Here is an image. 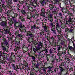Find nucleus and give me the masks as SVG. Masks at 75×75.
Segmentation results:
<instances>
[{
  "mask_svg": "<svg viewBox=\"0 0 75 75\" xmlns=\"http://www.w3.org/2000/svg\"><path fill=\"white\" fill-rule=\"evenodd\" d=\"M41 3L42 6H44V5H46V2H45L44 0H43V1H42L41 2Z\"/></svg>",
  "mask_w": 75,
  "mask_h": 75,
  "instance_id": "19",
  "label": "nucleus"
},
{
  "mask_svg": "<svg viewBox=\"0 0 75 75\" xmlns=\"http://www.w3.org/2000/svg\"><path fill=\"white\" fill-rule=\"evenodd\" d=\"M13 14H14V16L12 17V18L13 19H14V18H16V17H17V16H18V14H17V13H14Z\"/></svg>",
  "mask_w": 75,
  "mask_h": 75,
  "instance_id": "20",
  "label": "nucleus"
},
{
  "mask_svg": "<svg viewBox=\"0 0 75 75\" xmlns=\"http://www.w3.org/2000/svg\"><path fill=\"white\" fill-rule=\"evenodd\" d=\"M44 51V52L45 54H47L48 52L47 49H45Z\"/></svg>",
  "mask_w": 75,
  "mask_h": 75,
  "instance_id": "31",
  "label": "nucleus"
},
{
  "mask_svg": "<svg viewBox=\"0 0 75 75\" xmlns=\"http://www.w3.org/2000/svg\"><path fill=\"white\" fill-rule=\"evenodd\" d=\"M18 25L19 27V30H21V28H23V27H25L24 25L22 24V23L21 22L19 23Z\"/></svg>",
  "mask_w": 75,
  "mask_h": 75,
  "instance_id": "6",
  "label": "nucleus"
},
{
  "mask_svg": "<svg viewBox=\"0 0 75 75\" xmlns=\"http://www.w3.org/2000/svg\"><path fill=\"white\" fill-rule=\"evenodd\" d=\"M10 15V12L8 11L7 12V16L8 17H9V15Z\"/></svg>",
  "mask_w": 75,
  "mask_h": 75,
  "instance_id": "53",
  "label": "nucleus"
},
{
  "mask_svg": "<svg viewBox=\"0 0 75 75\" xmlns=\"http://www.w3.org/2000/svg\"><path fill=\"white\" fill-rule=\"evenodd\" d=\"M18 35V36H19V37H20V38H21V37L22 36H21V35H20V34H18V35Z\"/></svg>",
  "mask_w": 75,
  "mask_h": 75,
  "instance_id": "59",
  "label": "nucleus"
},
{
  "mask_svg": "<svg viewBox=\"0 0 75 75\" xmlns=\"http://www.w3.org/2000/svg\"><path fill=\"white\" fill-rule=\"evenodd\" d=\"M48 17L51 18V17H52V14L51 13H50L49 14V16H48Z\"/></svg>",
  "mask_w": 75,
  "mask_h": 75,
  "instance_id": "51",
  "label": "nucleus"
},
{
  "mask_svg": "<svg viewBox=\"0 0 75 75\" xmlns=\"http://www.w3.org/2000/svg\"><path fill=\"white\" fill-rule=\"evenodd\" d=\"M56 60V58H55V59L53 58V59L52 62H54L55 63V61Z\"/></svg>",
  "mask_w": 75,
  "mask_h": 75,
  "instance_id": "57",
  "label": "nucleus"
},
{
  "mask_svg": "<svg viewBox=\"0 0 75 75\" xmlns=\"http://www.w3.org/2000/svg\"><path fill=\"white\" fill-rule=\"evenodd\" d=\"M18 16H19V18H20L23 15H21V14L20 13H19L18 14Z\"/></svg>",
  "mask_w": 75,
  "mask_h": 75,
  "instance_id": "60",
  "label": "nucleus"
},
{
  "mask_svg": "<svg viewBox=\"0 0 75 75\" xmlns=\"http://www.w3.org/2000/svg\"><path fill=\"white\" fill-rule=\"evenodd\" d=\"M61 43L62 44V45H64V44H65V42L64 40L61 41Z\"/></svg>",
  "mask_w": 75,
  "mask_h": 75,
  "instance_id": "38",
  "label": "nucleus"
},
{
  "mask_svg": "<svg viewBox=\"0 0 75 75\" xmlns=\"http://www.w3.org/2000/svg\"><path fill=\"white\" fill-rule=\"evenodd\" d=\"M36 59V58L34 56L32 57V61H35V59Z\"/></svg>",
  "mask_w": 75,
  "mask_h": 75,
  "instance_id": "36",
  "label": "nucleus"
},
{
  "mask_svg": "<svg viewBox=\"0 0 75 75\" xmlns=\"http://www.w3.org/2000/svg\"><path fill=\"white\" fill-rule=\"evenodd\" d=\"M59 0H55V2H56L58 4V3H59Z\"/></svg>",
  "mask_w": 75,
  "mask_h": 75,
  "instance_id": "62",
  "label": "nucleus"
},
{
  "mask_svg": "<svg viewBox=\"0 0 75 75\" xmlns=\"http://www.w3.org/2000/svg\"><path fill=\"white\" fill-rule=\"evenodd\" d=\"M34 34V33H33V32L31 31H29L27 33V36L29 35L30 37L28 38L27 39V41H28V42H34V40L33 38H32L31 37H33Z\"/></svg>",
  "mask_w": 75,
  "mask_h": 75,
  "instance_id": "2",
  "label": "nucleus"
},
{
  "mask_svg": "<svg viewBox=\"0 0 75 75\" xmlns=\"http://www.w3.org/2000/svg\"><path fill=\"white\" fill-rule=\"evenodd\" d=\"M46 25V24H45V23L43 22L42 23V27H44Z\"/></svg>",
  "mask_w": 75,
  "mask_h": 75,
  "instance_id": "28",
  "label": "nucleus"
},
{
  "mask_svg": "<svg viewBox=\"0 0 75 75\" xmlns=\"http://www.w3.org/2000/svg\"><path fill=\"white\" fill-rule=\"evenodd\" d=\"M49 9L51 10H52L53 8H54L55 7L54 5L51 4L49 5Z\"/></svg>",
  "mask_w": 75,
  "mask_h": 75,
  "instance_id": "11",
  "label": "nucleus"
},
{
  "mask_svg": "<svg viewBox=\"0 0 75 75\" xmlns=\"http://www.w3.org/2000/svg\"><path fill=\"white\" fill-rule=\"evenodd\" d=\"M35 15L37 16V17H38V16L39 14L38 12H37L36 13H35Z\"/></svg>",
  "mask_w": 75,
  "mask_h": 75,
  "instance_id": "63",
  "label": "nucleus"
},
{
  "mask_svg": "<svg viewBox=\"0 0 75 75\" xmlns=\"http://www.w3.org/2000/svg\"><path fill=\"white\" fill-rule=\"evenodd\" d=\"M13 21L14 23V25H16L17 24H18V22L16 20H14Z\"/></svg>",
  "mask_w": 75,
  "mask_h": 75,
  "instance_id": "24",
  "label": "nucleus"
},
{
  "mask_svg": "<svg viewBox=\"0 0 75 75\" xmlns=\"http://www.w3.org/2000/svg\"><path fill=\"white\" fill-rule=\"evenodd\" d=\"M68 21L70 23L69 24H72V23H71L72 21V17L71 16H69V18L68 19Z\"/></svg>",
  "mask_w": 75,
  "mask_h": 75,
  "instance_id": "12",
  "label": "nucleus"
},
{
  "mask_svg": "<svg viewBox=\"0 0 75 75\" xmlns=\"http://www.w3.org/2000/svg\"><path fill=\"white\" fill-rule=\"evenodd\" d=\"M6 6L4 5V4H2V6L3 8H4L5 7H6Z\"/></svg>",
  "mask_w": 75,
  "mask_h": 75,
  "instance_id": "44",
  "label": "nucleus"
},
{
  "mask_svg": "<svg viewBox=\"0 0 75 75\" xmlns=\"http://www.w3.org/2000/svg\"><path fill=\"white\" fill-rule=\"evenodd\" d=\"M39 64H36V65L35 66V68H38V71H40V67H39Z\"/></svg>",
  "mask_w": 75,
  "mask_h": 75,
  "instance_id": "25",
  "label": "nucleus"
},
{
  "mask_svg": "<svg viewBox=\"0 0 75 75\" xmlns=\"http://www.w3.org/2000/svg\"><path fill=\"white\" fill-rule=\"evenodd\" d=\"M2 46L3 47L2 49L4 51H6V48L5 46H6L8 48H9V43L7 42V40H6V39L5 38H4L2 39Z\"/></svg>",
  "mask_w": 75,
  "mask_h": 75,
  "instance_id": "1",
  "label": "nucleus"
},
{
  "mask_svg": "<svg viewBox=\"0 0 75 75\" xmlns=\"http://www.w3.org/2000/svg\"><path fill=\"white\" fill-rule=\"evenodd\" d=\"M58 46V47H57V50L58 51H59V50H61V47H60V46H59V45Z\"/></svg>",
  "mask_w": 75,
  "mask_h": 75,
  "instance_id": "52",
  "label": "nucleus"
},
{
  "mask_svg": "<svg viewBox=\"0 0 75 75\" xmlns=\"http://www.w3.org/2000/svg\"><path fill=\"white\" fill-rule=\"evenodd\" d=\"M1 26L4 27L5 25H7V22L6 21H3L1 24Z\"/></svg>",
  "mask_w": 75,
  "mask_h": 75,
  "instance_id": "9",
  "label": "nucleus"
},
{
  "mask_svg": "<svg viewBox=\"0 0 75 75\" xmlns=\"http://www.w3.org/2000/svg\"><path fill=\"white\" fill-rule=\"evenodd\" d=\"M67 14L69 15V16H71V17H72V16H73V14H72L71 13L68 12L67 13Z\"/></svg>",
  "mask_w": 75,
  "mask_h": 75,
  "instance_id": "37",
  "label": "nucleus"
},
{
  "mask_svg": "<svg viewBox=\"0 0 75 75\" xmlns=\"http://www.w3.org/2000/svg\"><path fill=\"white\" fill-rule=\"evenodd\" d=\"M50 25L51 26H52V27H53V25H54V23H51Z\"/></svg>",
  "mask_w": 75,
  "mask_h": 75,
  "instance_id": "61",
  "label": "nucleus"
},
{
  "mask_svg": "<svg viewBox=\"0 0 75 75\" xmlns=\"http://www.w3.org/2000/svg\"><path fill=\"white\" fill-rule=\"evenodd\" d=\"M38 45L39 47L40 46V47H42L44 45L43 44V43L41 42V41H40V42H39L38 44Z\"/></svg>",
  "mask_w": 75,
  "mask_h": 75,
  "instance_id": "13",
  "label": "nucleus"
},
{
  "mask_svg": "<svg viewBox=\"0 0 75 75\" xmlns=\"http://www.w3.org/2000/svg\"><path fill=\"white\" fill-rule=\"evenodd\" d=\"M21 13L22 14H23V15H25L26 14V12H25V11L24 9L21 10Z\"/></svg>",
  "mask_w": 75,
  "mask_h": 75,
  "instance_id": "18",
  "label": "nucleus"
},
{
  "mask_svg": "<svg viewBox=\"0 0 75 75\" xmlns=\"http://www.w3.org/2000/svg\"><path fill=\"white\" fill-rule=\"evenodd\" d=\"M36 25L35 24H34L33 26H31V30H32V31H35V29L36 28Z\"/></svg>",
  "mask_w": 75,
  "mask_h": 75,
  "instance_id": "7",
  "label": "nucleus"
},
{
  "mask_svg": "<svg viewBox=\"0 0 75 75\" xmlns=\"http://www.w3.org/2000/svg\"><path fill=\"white\" fill-rule=\"evenodd\" d=\"M3 29L4 30H7L8 29V30H9L10 28L8 27L7 25H5L4 26H3Z\"/></svg>",
  "mask_w": 75,
  "mask_h": 75,
  "instance_id": "16",
  "label": "nucleus"
},
{
  "mask_svg": "<svg viewBox=\"0 0 75 75\" xmlns=\"http://www.w3.org/2000/svg\"><path fill=\"white\" fill-rule=\"evenodd\" d=\"M51 30L53 32V34H56L57 32L56 31V30H55V28H53V27H52Z\"/></svg>",
  "mask_w": 75,
  "mask_h": 75,
  "instance_id": "10",
  "label": "nucleus"
},
{
  "mask_svg": "<svg viewBox=\"0 0 75 75\" xmlns=\"http://www.w3.org/2000/svg\"><path fill=\"white\" fill-rule=\"evenodd\" d=\"M52 67L49 66L48 67V69H49V70H51V69H52Z\"/></svg>",
  "mask_w": 75,
  "mask_h": 75,
  "instance_id": "54",
  "label": "nucleus"
},
{
  "mask_svg": "<svg viewBox=\"0 0 75 75\" xmlns=\"http://www.w3.org/2000/svg\"><path fill=\"white\" fill-rule=\"evenodd\" d=\"M8 75H13V74H12V73L11 72V71H9V72L8 73Z\"/></svg>",
  "mask_w": 75,
  "mask_h": 75,
  "instance_id": "47",
  "label": "nucleus"
},
{
  "mask_svg": "<svg viewBox=\"0 0 75 75\" xmlns=\"http://www.w3.org/2000/svg\"><path fill=\"white\" fill-rule=\"evenodd\" d=\"M30 15L32 16L33 17H35V15L34 13H32V14H30Z\"/></svg>",
  "mask_w": 75,
  "mask_h": 75,
  "instance_id": "40",
  "label": "nucleus"
},
{
  "mask_svg": "<svg viewBox=\"0 0 75 75\" xmlns=\"http://www.w3.org/2000/svg\"><path fill=\"white\" fill-rule=\"evenodd\" d=\"M12 68L13 69H14V70H16V69H20L19 68H18V66H17V65H15L14 64H13L12 65Z\"/></svg>",
  "mask_w": 75,
  "mask_h": 75,
  "instance_id": "4",
  "label": "nucleus"
},
{
  "mask_svg": "<svg viewBox=\"0 0 75 75\" xmlns=\"http://www.w3.org/2000/svg\"><path fill=\"white\" fill-rule=\"evenodd\" d=\"M21 20V21H25V18L23 16H22L19 18Z\"/></svg>",
  "mask_w": 75,
  "mask_h": 75,
  "instance_id": "8",
  "label": "nucleus"
},
{
  "mask_svg": "<svg viewBox=\"0 0 75 75\" xmlns=\"http://www.w3.org/2000/svg\"><path fill=\"white\" fill-rule=\"evenodd\" d=\"M63 54H64V55H65L66 54V51H64L63 52Z\"/></svg>",
  "mask_w": 75,
  "mask_h": 75,
  "instance_id": "64",
  "label": "nucleus"
},
{
  "mask_svg": "<svg viewBox=\"0 0 75 75\" xmlns=\"http://www.w3.org/2000/svg\"><path fill=\"white\" fill-rule=\"evenodd\" d=\"M25 6L26 7H29L31 5V3L30 2H27L25 3Z\"/></svg>",
  "mask_w": 75,
  "mask_h": 75,
  "instance_id": "15",
  "label": "nucleus"
},
{
  "mask_svg": "<svg viewBox=\"0 0 75 75\" xmlns=\"http://www.w3.org/2000/svg\"><path fill=\"white\" fill-rule=\"evenodd\" d=\"M17 24H16V25H14L16 27L15 28L16 30V29H17L18 28H19V25L17 26Z\"/></svg>",
  "mask_w": 75,
  "mask_h": 75,
  "instance_id": "45",
  "label": "nucleus"
},
{
  "mask_svg": "<svg viewBox=\"0 0 75 75\" xmlns=\"http://www.w3.org/2000/svg\"><path fill=\"white\" fill-rule=\"evenodd\" d=\"M48 18L49 20V21H51V22H52V21H53V18L52 17H51V18H50V17H48Z\"/></svg>",
  "mask_w": 75,
  "mask_h": 75,
  "instance_id": "23",
  "label": "nucleus"
},
{
  "mask_svg": "<svg viewBox=\"0 0 75 75\" xmlns=\"http://www.w3.org/2000/svg\"><path fill=\"white\" fill-rule=\"evenodd\" d=\"M4 31H5V34H7L8 33L9 34V35H11L12 34H11V33L10 32V29H5V30H4Z\"/></svg>",
  "mask_w": 75,
  "mask_h": 75,
  "instance_id": "5",
  "label": "nucleus"
},
{
  "mask_svg": "<svg viewBox=\"0 0 75 75\" xmlns=\"http://www.w3.org/2000/svg\"><path fill=\"white\" fill-rule=\"evenodd\" d=\"M50 39L53 41H55V38L54 36H52L50 38Z\"/></svg>",
  "mask_w": 75,
  "mask_h": 75,
  "instance_id": "34",
  "label": "nucleus"
},
{
  "mask_svg": "<svg viewBox=\"0 0 75 75\" xmlns=\"http://www.w3.org/2000/svg\"><path fill=\"white\" fill-rule=\"evenodd\" d=\"M59 75H62V71H60L59 72Z\"/></svg>",
  "mask_w": 75,
  "mask_h": 75,
  "instance_id": "55",
  "label": "nucleus"
},
{
  "mask_svg": "<svg viewBox=\"0 0 75 75\" xmlns=\"http://www.w3.org/2000/svg\"><path fill=\"white\" fill-rule=\"evenodd\" d=\"M52 51H53V50L52 49H50L49 50V52H50V54H52Z\"/></svg>",
  "mask_w": 75,
  "mask_h": 75,
  "instance_id": "42",
  "label": "nucleus"
},
{
  "mask_svg": "<svg viewBox=\"0 0 75 75\" xmlns=\"http://www.w3.org/2000/svg\"><path fill=\"white\" fill-rule=\"evenodd\" d=\"M59 15L60 17H62V13H59Z\"/></svg>",
  "mask_w": 75,
  "mask_h": 75,
  "instance_id": "56",
  "label": "nucleus"
},
{
  "mask_svg": "<svg viewBox=\"0 0 75 75\" xmlns=\"http://www.w3.org/2000/svg\"><path fill=\"white\" fill-rule=\"evenodd\" d=\"M57 38H58V39L59 40V38H61L62 37V34H59L58 35H57Z\"/></svg>",
  "mask_w": 75,
  "mask_h": 75,
  "instance_id": "30",
  "label": "nucleus"
},
{
  "mask_svg": "<svg viewBox=\"0 0 75 75\" xmlns=\"http://www.w3.org/2000/svg\"><path fill=\"white\" fill-rule=\"evenodd\" d=\"M8 1V3H9V4H12V3H13L12 0H9Z\"/></svg>",
  "mask_w": 75,
  "mask_h": 75,
  "instance_id": "33",
  "label": "nucleus"
},
{
  "mask_svg": "<svg viewBox=\"0 0 75 75\" xmlns=\"http://www.w3.org/2000/svg\"><path fill=\"white\" fill-rule=\"evenodd\" d=\"M56 30L58 31L59 30H61V28L59 26V23L57 22H56Z\"/></svg>",
  "mask_w": 75,
  "mask_h": 75,
  "instance_id": "3",
  "label": "nucleus"
},
{
  "mask_svg": "<svg viewBox=\"0 0 75 75\" xmlns=\"http://www.w3.org/2000/svg\"><path fill=\"white\" fill-rule=\"evenodd\" d=\"M63 49H64V48H65L66 47H67V45L65 44H64V45H63Z\"/></svg>",
  "mask_w": 75,
  "mask_h": 75,
  "instance_id": "46",
  "label": "nucleus"
},
{
  "mask_svg": "<svg viewBox=\"0 0 75 75\" xmlns=\"http://www.w3.org/2000/svg\"><path fill=\"white\" fill-rule=\"evenodd\" d=\"M57 32H58V34H61V30H57Z\"/></svg>",
  "mask_w": 75,
  "mask_h": 75,
  "instance_id": "49",
  "label": "nucleus"
},
{
  "mask_svg": "<svg viewBox=\"0 0 75 75\" xmlns=\"http://www.w3.org/2000/svg\"><path fill=\"white\" fill-rule=\"evenodd\" d=\"M60 71L61 72L65 71V69L62 67H60Z\"/></svg>",
  "mask_w": 75,
  "mask_h": 75,
  "instance_id": "26",
  "label": "nucleus"
},
{
  "mask_svg": "<svg viewBox=\"0 0 75 75\" xmlns=\"http://www.w3.org/2000/svg\"><path fill=\"white\" fill-rule=\"evenodd\" d=\"M55 11H56V9L54 8L52 9V13H54V12H55Z\"/></svg>",
  "mask_w": 75,
  "mask_h": 75,
  "instance_id": "39",
  "label": "nucleus"
},
{
  "mask_svg": "<svg viewBox=\"0 0 75 75\" xmlns=\"http://www.w3.org/2000/svg\"><path fill=\"white\" fill-rule=\"evenodd\" d=\"M23 48H24L25 50H27V51H28V47H23Z\"/></svg>",
  "mask_w": 75,
  "mask_h": 75,
  "instance_id": "41",
  "label": "nucleus"
},
{
  "mask_svg": "<svg viewBox=\"0 0 75 75\" xmlns=\"http://www.w3.org/2000/svg\"><path fill=\"white\" fill-rule=\"evenodd\" d=\"M68 48H69V49L71 50V51H74L75 50V48L71 46H69Z\"/></svg>",
  "mask_w": 75,
  "mask_h": 75,
  "instance_id": "14",
  "label": "nucleus"
},
{
  "mask_svg": "<svg viewBox=\"0 0 75 75\" xmlns=\"http://www.w3.org/2000/svg\"><path fill=\"white\" fill-rule=\"evenodd\" d=\"M14 24V23L12 21H11L9 23V25L10 26H11L12 24Z\"/></svg>",
  "mask_w": 75,
  "mask_h": 75,
  "instance_id": "29",
  "label": "nucleus"
},
{
  "mask_svg": "<svg viewBox=\"0 0 75 75\" xmlns=\"http://www.w3.org/2000/svg\"><path fill=\"white\" fill-rule=\"evenodd\" d=\"M43 72H45V74H47V71L45 69V68H44L43 69Z\"/></svg>",
  "mask_w": 75,
  "mask_h": 75,
  "instance_id": "43",
  "label": "nucleus"
},
{
  "mask_svg": "<svg viewBox=\"0 0 75 75\" xmlns=\"http://www.w3.org/2000/svg\"><path fill=\"white\" fill-rule=\"evenodd\" d=\"M41 16H43V17H45V14H41Z\"/></svg>",
  "mask_w": 75,
  "mask_h": 75,
  "instance_id": "58",
  "label": "nucleus"
},
{
  "mask_svg": "<svg viewBox=\"0 0 75 75\" xmlns=\"http://www.w3.org/2000/svg\"><path fill=\"white\" fill-rule=\"evenodd\" d=\"M59 62V60L57 59H56V60L55 61V63H57Z\"/></svg>",
  "mask_w": 75,
  "mask_h": 75,
  "instance_id": "50",
  "label": "nucleus"
},
{
  "mask_svg": "<svg viewBox=\"0 0 75 75\" xmlns=\"http://www.w3.org/2000/svg\"><path fill=\"white\" fill-rule=\"evenodd\" d=\"M73 30H74L73 29H71L67 28L66 29L65 31H67L68 30H69V32H70V33H71V32L73 31Z\"/></svg>",
  "mask_w": 75,
  "mask_h": 75,
  "instance_id": "21",
  "label": "nucleus"
},
{
  "mask_svg": "<svg viewBox=\"0 0 75 75\" xmlns=\"http://www.w3.org/2000/svg\"><path fill=\"white\" fill-rule=\"evenodd\" d=\"M35 48L37 50V51H38V50H40V49H41V48H42L41 47H40V46H38V47H35Z\"/></svg>",
  "mask_w": 75,
  "mask_h": 75,
  "instance_id": "27",
  "label": "nucleus"
},
{
  "mask_svg": "<svg viewBox=\"0 0 75 75\" xmlns=\"http://www.w3.org/2000/svg\"><path fill=\"white\" fill-rule=\"evenodd\" d=\"M27 18L28 19H29V20L31 18V16H30V15H27Z\"/></svg>",
  "mask_w": 75,
  "mask_h": 75,
  "instance_id": "48",
  "label": "nucleus"
},
{
  "mask_svg": "<svg viewBox=\"0 0 75 75\" xmlns=\"http://www.w3.org/2000/svg\"><path fill=\"white\" fill-rule=\"evenodd\" d=\"M66 74L67 75H68L69 74V70H68V69H67L66 70Z\"/></svg>",
  "mask_w": 75,
  "mask_h": 75,
  "instance_id": "32",
  "label": "nucleus"
},
{
  "mask_svg": "<svg viewBox=\"0 0 75 75\" xmlns=\"http://www.w3.org/2000/svg\"><path fill=\"white\" fill-rule=\"evenodd\" d=\"M66 65V63L65 62H64L61 63V65L62 67H63V66H65Z\"/></svg>",
  "mask_w": 75,
  "mask_h": 75,
  "instance_id": "22",
  "label": "nucleus"
},
{
  "mask_svg": "<svg viewBox=\"0 0 75 75\" xmlns=\"http://www.w3.org/2000/svg\"><path fill=\"white\" fill-rule=\"evenodd\" d=\"M33 50L35 52H36V51H38L37 49H36L34 47L33 48Z\"/></svg>",
  "mask_w": 75,
  "mask_h": 75,
  "instance_id": "35",
  "label": "nucleus"
},
{
  "mask_svg": "<svg viewBox=\"0 0 75 75\" xmlns=\"http://www.w3.org/2000/svg\"><path fill=\"white\" fill-rule=\"evenodd\" d=\"M48 28V27L47 26V25H46L44 27H43L44 30L46 31V32H47V28Z\"/></svg>",
  "mask_w": 75,
  "mask_h": 75,
  "instance_id": "17",
  "label": "nucleus"
}]
</instances>
